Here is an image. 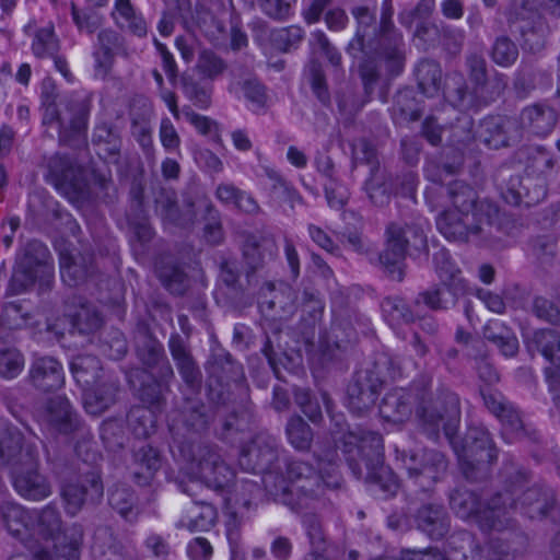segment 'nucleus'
Returning <instances> with one entry per match:
<instances>
[{
    "label": "nucleus",
    "mask_w": 560,
    "mask_h": 560,
    "mask_svg": "<svg viewBox=\"0 0 560 560\" xmlns=\"http://www.w3.org/2000/svg\"><path fill=\"white\" fill-rule=\"evenodd\" d=\"M300 307L303 332H307L322 319L324 304L316 292L305 289L301 296Z\"/></svg>",
    "instance_id": "de8ad7c7"
},
{
    "label": "nucleus",
    "mask_w": 560,
    "mask_h": 560,
    "mask_svg": "<svg viewBox=\"0 0 560 560\" xmlns=\"http://www.w3.org/2000/svg\"><path fill=\"white\" fill-rule=\"evenodd\" d=\"M47 104L44 124L59 122V143L70 148H81L86 144V127L90 113L89 102L80 97H70L66 102V113L60 114L54 100L46 94Z\"/></svg>",
    "instance_id": "0eeeda50"
},
{
    "label": "nucleus",
    "mask_w": 560,
    "mask_h": 560,
    "mask_svg": "<svg viewBox=\"0 0 560 560\" xmlns=\"http://www.w3.org/2000/svg\"><path fill=\"white\" fill-rule=\"evenodd\" d=\"M54 279V262L49 249L38 241L26 244L24 256L10 280L11 291L22 293L38 283L43 289H49Z\"/></svg>",
    "instance_id": "423d86ee"
},
{
    "label": "nucleus",
    "mask_w": 560,
    "mask_h": 560,
    "mask_svg": "<svg viewBox=\"0 0 560 560\" xmlns=\"http://www.w3.org/2000/svg\"><path fill=\"white\" fill-rule=\"evenodd\" d=\"M483 337L492 342L505 357H513L518 350L517 338L506 326L498 320L489 322L486 325Z\"/></svg>",
    "instance_id": "58836bf2"
},
{
    "label": "nucleus",
    "mask_w": 560,
    "mask_h": 560,
    "mask_svg": "<svg viewBox=\"0 0 560 560\" xmlns=\"http://www.w3.org/2000/svg\"><path fill=\"white\" fill-rule=\"evenodd\" d=\"M416 77L418 86L424 95L433 97L439 94L442 86V71L436 62L421 61L416 69Z\"/></svg>",
    "instance_id": "79ce46f5"
},
{
    "label": "nucleus",
    "mask_w": 560,
    "mask_h": 560,
    "mask_svg": "<svg viewBox=\"0 0 560 560\" xmlns=\"http://www.w3.org/2000/svg\"><path fill=\"white\" fill-rule=\"evenodd\" d=\"M228 9L223 1H210L208 5L200 4L196 9L195 23L211 42H219L225 33Z\"/></svg>",
    "instance_id": "393cba45"
},
{
    "label": "nucleus",
    "mask_w": 560,
    "mask_h": 560,
    "mask_svg": "<svg viewBox=\"0 0 560 560\" xmlns=\"http://www.w3.org/2000/svg\"><path fill=\"white\" fill-rule=\"evenodd\" d=\"M483 89L485 86L474 84L472 88L465 86V89L457 90V109L465 112L464 116L488 103V98L483 95Z\"/></svg>",
    "instance_id": "0e129e2a"
},
{
    "label": "nucleus",
    "mask_w": 560,
    "mask_h": 560,
    "mask_svg": "<svg viewBox=\"0 0 560 560\" xmlns=\"http://www.w3.org/2000/svg\"><path fill=\"white\" fill-rule=\"evenodd\" d=\"M534 14H539V12L529 0H512L506 11L511 32H516L523 24L534 20L532 16Z\"/></svg>",
    "instance_id": "4d7b16f0"
},
{
    "label": "nucleus",
    "mask_w": 560,
    "mask_h": 560,
    "mask_svg": "<svg viewBox=\"0 0 560 560\" xmlns=\"http://www.w3.org/2000/svg\"><path fill=\"white\" fill-rule=\"evenodd\" d=\"M118 382L109 375H104L96 385L84 389V408L93 416H100L115 401L118 393Z\"/></svg>",
    "instance_id": "bb28decb"
},
{
    "label": "nucleus",
    "mask_w": 560,
    "mask_h": 560,
    "mask_svg": "<svg viewBox=\"0 0 560 560\" xmlns=\"http://www.w3.org/2000/svg\"><path fill=\"white\" fill-rule=\"evenodd\" d=\"M472 118L470 115L457 117V129L462 130V142L476 140L489 149H500L515 142L521 138L518 121L508 116H488L483 118L478 129L472 132Z\"/></svg>",
    "instance_id": "6e6552de"
},
{
    "label": "nucleus",
    "mask_w": 560,
    "mask_h": 560,
    "mask_svg": "<svg viewBox=\"0 0 560 560\" xmlns=\"http://www.w3.org/2000/svg\"><path fill=\"white\" fill-rule=\"evenodd\" d=\"M409 476L423 490L430 489L446 472V460L443 454L433 450H424L420 454L404 457Z\"/></svg>",
    "instance_id": "dca6fc26"
},
{
    "label": "nucleus",
    "mask_w": 560,
    "mask_h": 560,
    "mask_svg": "<svg viewBox=\"0 0 560 560\" xmlns=\"http://www.w3.org/2000/svg\"><path fill=\"white\" fill-rule=\"evenodd\" d=\"M557 122L558 114L555 108L542 103H536L522 110L520 127L536 136L545 137L553 130Z\"/></svg>",
    "instance_id": "cd10ccee"
},
{
    "label": "nucleus",
    "mask_w": 560,
    "mask_h": 560,
    "mask_svg": "<svg viewBox=\"0 0 560 560\" xmlns=\"http://www.w3.org/2000/svg\"><path fill=\"white\" fill-rule=\"evenodd\" d=\"M553 491L549 488L533 487L523 492L521 510L529 518H541L555 506Z\"/></svg>",
    "instance_id": "2f4dec72"
},
{
    "label": "nucleus",
    "mask_w": 560,
    "mask_h": 560,
    "mask_svg": "<svg viewBox=\"0 0 560 560\" xmlns=\"http://www.w3.org/2000/svg\"><path fill=\"white\" fill-rule=\"evenodd\" d=\"M128 424L137 438L145 439L154 429L153 411L143 407H135L128 413Z\"/></svg>",
    "instance_id": "052dcab7"
},
{
    "label": "nucleus",
    "mask_w": 560,
    "mask_h": 560,
    "mask_svg": "<svg viewBox=\"0 0 560 560\" xmlns=\"http://www.w3.org/2000/svg\"><path fill=\"white\" fill-rule=\"evenodd\" d=\"M70 368L75 382L84 389L96 385L105 375L100 360L92 354L75 355Z\"/></svg>",
    "instance_id": "72a5a7b5"
},
{
    "label": "nucleus",
    "mask_w": 560,
    "mask_h": 560,
    "mask_svg": "<svg viewBox=\"0 0 560 560\" xmlns=\"http://www.w3.org/2000/svg\"><path fill=\"white\" fill-rule=\"evenodd\" d=\"M350 147L353 167L360 164L366 165L369 167V176L385 172V170L381 167V161L375 145L366 138L353 140Z\"/></svg>",
    "instance_id": "ea45409f"
},
{
    "label": "nucleus",
    "mask_w": 560,
    "mask_h": 560,
    "mask_svg": "<svg viewBox=\"0 0 560 560\" xmlns=\"http://www.w3.org/2000/svg\"><path fill=\"white\" fill-rule=\"evenodd\" d=\"M72 304L77 310L71 314V324L81 335L95 332L102 325V317L94 305L82 298L74 296Z\"/></svg>",
    "instance_id": "f704fd0d"
},
{
    "label": "nucleus",
    "mask_w": 560,
    "mask_h": 560,
    "mask_svg": "<svg viewBox=\"0 0 560 560\" xmlns=\"http://www.w3.org/2000/svg\"><path fill=\"white\" fill-rule=\"evenodd\" d=\"M240 465L247 470L261 472V481L264 482L267 474L282 469L277 440L266 433L257 434L249 444L242 450Z\"/></svg>",
    "instance_id": "f8f14e48"
},
{
    "label": "nucleus",
    "mask_w": 560,
    "mask_h": 560,
    "mask_svg": "<svg viewBox=\"0 0 560 560\" xmlns=\"http://www.w3.org/2000/svg\"><path fill=\"white\" fill-rule=\"evenodd\" d=\"M180 85L185 96L198 108L206 109L211 104V93L200 85L194 75L184 72L180 75Z\"/></svg>",
    "instance_id": "6e6d98bb"
},
{
    "label": "nucleus",
    "mask_w": 560,
    "mask_h": 560,
    "mask_svg": "<svg viewBox=\"0 0 560 560\" xmlns=\"http://www.w3.org/2000/svg\"><path fill=\"white\" fill-rule=\"evenodd\" d=\"M383 381L373 370L355 373L347 388L348 406L355 413H363L375 405Z\"/></svg>",
    "instance_id": "a211bd4d"
},
{
    "label": "nucleus",
    "mask_w": 560,
    "mask_h": 560,
    "mask_svg": "<svg viewBox=\"0 0 560 560\" xmlns=\"http://www.w3.org/2000/svg\"><path fill=\"white\" fill-rule=\"evenodd\" d=\"M341 450L358 479H364L390 494L397 491V480L384 466L383 436L378 432L355 428L342 436Z\"/></svg>",
    "instance_id": "f03ea898"
},
{
    "label": "nucleus",
    "mask_w": 560,
    "mask_h": 560,
    "mask_svg": "<svg viewBox=\"0 0 560 560\" xmlns=\"http://www.w3.org/2000/svg\"><path fill=\"white\" fill-rule=\"evenodd\" d=\"M108 502L124 518L128 521L136 518L135 497L128 489L115 488L109 493Z\"/></svg>",
    "instance_id": "69168bd1"
},
{
    "label": "nucleus",
    "mask_w": 560,
    "mask_h": 560,
    "mask_svg": "<svg viewBox=\"0 0 560 560\" xmlns=\"http://www.w3.org/2000/svg\"><path fill=\"white\" fill-rule=\"evenodd\" d=\"M382 311L385 318L392 325L411 323L416 316L409 306L399 298H386L382 302Z\"/></svg>",
    "instance_id": "13d9d810"
},
{
    "label": "nucleus",
    "mask_w": 560,
    "mask_h": 560,
    "mask_svg": "<svg viewBox=\"0 0 560 560\" xmlns=\"http://www.w3.org/2000/svg\"><path fill=\"white\" fill-rule=\"evenodd\" d=\"M393 116L399 122L416 121L421 117V109L419 108L411 90H404L396 94L393 106Z\"/></svg>",
    "instance_id": "603ef678"
},
{
    "label": "nucleus",
    "mask_w": 560,
    "mask_h": 560,
    "mask_svg": "<svg viewBox=\"0 0 560 560\" xmlns=\"http://www.w3.org/2000/svg\"><path fill=\"white\" fill-rule=\"evenodd\" d=\"M165 386L161 384L155 377L143 384L139 390V396L142 402L147 404L151 409L161 410L165 405Z\"/></svg>",
    "instance_id": "338daca9"
},
{
    "label": "nucleus",
    "mask_w": 560,
    "mask_h": 560,
    "mask_svg": "<svg viewBox=\"0 0 560 560\" xmlns=\"http://www.w3.org/2000/svg\"><path fill=\"white\" fill-rule=\"evenodd\" d=\"M289 443L298 451H308L313 442L311 427L300 416H292L285 427Z\"/></svg>",
    "instance_id": "8fccbe9b"
},
{
    "label": "nucleus",
    "mask_w": 560,
    "mask_h": 560,
    "mask_svg": "<svg viewBox=\"0 0 560 560\" xmlns=\"http://www.w3.org/2000/svg\"><path fill=\"white\" fill-rule=\"evenodd\" d=\"M537 350L552 364L560 366V334L553 329L534 331L529 346Z\"/></svg>",
    "instance_id": "c03bdc74"
},
{
    "label": "nucleus",
    "mask_w": 560,
    "mask_h": 560,
    "mask_svg": "<svg viewBox=\"0 0 560 560\" xmlns=\"http://www.w3.org/2000/svg\"><path fill=\"white\" fill-rule=\"evenodd\" d=\"M497 211L492 202L479 200L474 189L462 186L457 189V241L478 243L482 224Z\"/></svg>",
    "instance_id": "1a4fd4ad"
},
{
    "label": "nucleus",
    "mask_w": 560,
    "mask_h": 560,
    "mask_svg": "<svg viewBox=\"0 0 560 560\" xmlns=\"http://www.w3.org/2000/svg\"><path fill=\"white\" fill-rule=\"evenodd\" d=\"M31 313L18 302L7 303L0 315V326L9 330L23 329L30 325Z\"/></svg>",
    "instance_id": "5fc2aeb1"
},
{
    "label": "nucleus",
    "mask_w": 560,
    "mask_h": 560,
    "mask_svg": "<svg viewBox=\"0 0 560 560\" xmlns=\"http://www.w3.org/2000/svg\"><path fill=\"white\" fill-rule=\"evenodd\" d=\"M209 373L211 377L218 378V382L224 386L230 382H238L243 378V368L235 362L231 354L221 353L213 357L209 362Z\"/></svg>",
    "instance_id": "a19ab883"
},
{
    "label": "nucleus",
    "mask_w": 560,
    "mask_h": 560,
    "mask_svg": "<svg viewBox=\"0 0 560 560\" xmlns=\"http://www.w3.org/2000/svg\"><path fill=\"white\" fill-rule=\"evenodd\" d=\"M81 168L73 160L59 153L47 161V177L70 200L78 199L84 189Z\"/></svg>",
    "instance_id": "2eb2a0df"
},
{
    "label": "nucleus",
    "mask_w": 560,
    "mask_h": 560,
    "mask_svg": "<svg viewBox=\"0 0 560 560\" xmlns=\"http://www.w3.org/2000/svg\"><path fill=\"white\" fill-rule=\"evenodd\" d=\"M115 12V19L121 28L127 30L138 37H144L147 35V22L142 15L137 12L130 0H116Z\"/></svg>",
    "instance_id": "e433bc0d"
},
{
    "label": "nucleus",
    "mask_w": 560,
    "mask_h": 560,
    "mask_svg": "<svg viewBox=\"0 0 560 560\" xmlns=\"http://www.w3.org/2000/svg\"><path fill=\"white\" fill-rule=\"evenodd\" d=\"M135 460L139 466V470L133 472L135 480L141 486L149 485L154 472L161 466L158 452L150 445L141 446L135 453Z\"/></svg>",
    "instance_id": "37998d69"
},
{
    "label": "nucleus",
    "mask_w": 560,
    "mask_h": 560,
    "mask_svg": "<svg viewBox=\"0 0 560 560\" xmlns=\"http://www.w3.org/2000/svg\"><path fill=\"white\" fill-rule=\"evenodd\" d=\"M212 417L209 408L199 398H186L178 412V422L187 432L200 434L205 432Z\"/></svg>",
    "instance_id": "c756f323"
},
{
    "label": "nucleus",
    "mask_w": 560,
    "mask_h": 560,
    "mask_svg": "<svg viewBox=\"0 0 560 560\" xmlns=\"http://www.w3.org/2000/svg\"><path fill=\"white\" fill-rule=\"evenodd\" d=\"M28 381L37 390H58L65 383L62 365L52 357L38 358L30 366Z\"/></svg>",
    "instance_id": "5701e85b"
},
{
    "label": "nucleus",
    "mask_w": 560,
    "mask_h": 560,
    "mask_svg": "<svg viewBox=\"0 0 560 560\" xmlns=\"http://www.w3.org/2000/svg\"><path fill=\"white\" fill-rule=\"evenodd\" d=\"M45 411L48 425L58 433L71 434L82 425L79 415L63 396L49 398Z\"/></svg>",
    "instance_id": "b1692460"
},
{
    "label": "nucleus",
    "mask_w": 560,
    "mask_h": 560,
    "mask_svg": "<svg viewBox=\"0 0 560 560\" xmlns=\"http://www.w3.org/2000/svg\"><path fill=\"white\" fill-rule=\"evenodd\" d=\"M137 355L139 360L150 369L156 368L162 360H165V352L162 343L149 334H144L137 342Z\"/></svg>",
    "instance_id": "3c124183"
},
{
    "label": "nucleus",
    "mask_w": 560,
    "mask_h": 560,
    "mask_svg": "<svg viewBox=\"0 0 560 560\" xmlns=\"http://www.w3.org/2000/svg\"><path fill=\"white\" fill-rule=\"evenodd\" d=\"M32 511L28 512L21 505L13 502H2L0 504V517L8 532L20 537L24 529L28 527L27 520H32Z\"/></svg>",
    "instance_id": "a18cd8bd"
},
{
    "label": "nucleus",
    "mask_w": 560,
    "mask_h": 560,
    "mask_svg": "<svg viewBox=\"0 0 560 560\" xmlns=\"http://www.w3.org/2000/svg\"><path fill=\"white\" fill-rule=\"evenodd\" d=\"M178 450L183 458L191 464L197 478L208 488L220 490L233 480L234 471L217 446L183 441L178 444Z\"/></svg>",
    "instance_id": "7ed1b4c3"
},
{
    "label": "nucleus",
    "mask_w": 560,
    "mask_h": 560,
    "mask_svg": "<svg viewBox=\"0 0 560 560\" xmlns=\"http://www.w3.org/2000/svg\"><path fill=\"white\" fill-rule=\"evenodd\" d=\"M197 69L201 74L213 80L225 71L226 63L213 51L202 50L198 57Z\"/></svg>",
    "instance_id": "774afa93"
},
{
    "label": "nucleus",
    "mask_w": 560,
    "mask_h": 560,
    "mask_svg": "<svg viewBox=\"0 0 560 560\" xmlns=\"http://www.w3.org/2000/svg\"><path fill=\"white\" fill-rule=\"evenodd\" d=\"M38 460V450L25 443L23 433L14 425L0 423V465H34Z\"/></svg>",
    "instance_id": "4468645a"
},
{
    "label": "nucleus",
    "mask_w": 560,
    "mask_h": 560,
    "mask_svg": "<svg viewBox=\"0 0 560 560\" xmlns=\"http://www.w3.org/2000/svg\"><path fill=\"white\" fill-rule=\"evenodd\" d=\"M168 350L183 382L191 390L199 392L202 385V373L187 339L177 332L172 334L168 339Z\"/></svg>",
    "instance_id": "aec40b11"
},
{
    "label": "nucleus",
    "mask_w": 560,
    "mask_h": 560,
    "mask_svg": "<svg viewBox=\"0 0 560 560\" xmlns=\"http://www.w3.org/2000/svg\"><path fill=\"white\" fill-rule=\"evenodd\" d=\"M339 487V477L325 479L311 463L298 458L283 459L282 469L270 471L264 479L266 493L295 512L310 508L327 488Z\"/></svg>",
    "instance_id": "f257e3e1"
},
{
    "label": "nucleus",
    "mask_w": 560,
    "mask_h": 560,
    "mask_svg": "<svg viewBox=\"0 0 560 560\" xmlns=\"http://www.w3.org/2000/svg\"><path fill=\"white\" fill-rule=\"evenodd\" d=\"M392 15L390 0H386L381 14L377 49L378 55L385 59L389 72L398 74L404 67L405 60L404 40L392 21Z\"/></svg>",
    "instance_id": "ddd939ff"
},
{
    "label": "nucleus",
    "mask_w": 560,
    "mask_h": 560,
    "mask_svg": "<svg viewBox=\"0 0 560 560\" xmlns=\"http://www.w3.org/2000/svg\"><path fill=\"white\" fill-rule=\"evenodd\" d=\"M59 264L62 280L70 287L83 282L92 266V255L82 254L74 248H59Z\"/></svg>",
    "instance_id": "a878e982"
},
{
    "label": "nucleus",
    "mask_w": 560,
    "mask_h": 560,
    "mask_svg": "<svg viewBox=\"0 0 560 560\" xmlns=\"http://www.w3.org/2000/svg\"><path fill=\"white\" fill-rule=\"evenodd\" d=\"M364 187L371 202L377 207L386 206L394 192L393 185L386 171L368 176Z\"/></svg>",
    "instance_id": "09e8293b"
},
{
    "label": "nucleus",
    "mask_w": 560,
    "mask_h": 560,
    "mask_svg": "<svg viewBox=\"0 0 560 560\" xmlns=\"http://www.w3.org/2000/svg\"><path fill=\"white\" fill-rule=\"evenodd\" d=\"M534 20L523 24L515 33L522 37V46L525 50L537 52L545 47L548 26L540 14L532 15Z\"/></svg>",
    "instance_id": "4c0bfd02"
},
{
    "label": "nucleus",
    "mask_w": 560,
    "mask_h": 560,
    "mask_svg": "<svg viewBox=\"0 0 560 560\" xmlns=\"http://www.w3.org/2000/svg\"><path fill=\"white\" fill-rule=\"evenodd\" d=\"M515 490H506L495 494L487 505L486 510L481 509V502L477 494L472 491H465L457 495V517L468 518L472 515L483 514V518L489 522V527L494 530L505 528V523L501 520L508 514L509 510L516 506L514 500Z\"/></svg>",
    "instance_id": "9b49d317"
},
{
    "label": "nucleus",
    "mask_w": 560,
    "mask_h": 560,
    "mask_svg": "<svg viewBox=\"0 0 560 560\" xmlns=\"http://www.w3.org/2000/svg\"><path fill=\"white\" fill-rule=\"evenodd\" d=\"M24 368V355L14 347L0 349V377L15 378Z\"/></svg>",
    "instance_id": "bf43d9fd"
},
{
    "label": "nucleus",
    "mask_w": 560,
    "mask_h": 560,
    "mask_svg": "<svg viewBox=\"0 0 560 560\" xmlns=\"http://www.w3.org/2000/svg\"><path fill=\"white\" fill-rule=\"evenodd\" d=\"M284 296L287 299L293 296L291 287L280 283V288L277 289L273 282H265L259 290V307L262 312H271L277 308L285 311Z\"/></svg>",
    "instance_id": "49530a36"
},
{
    "label": "nucleus",
    "mask_w": 560,
    "mask_h": 560,
    "mask_svg": "<svg viewBox=\"0 0 560 560\" xmlns=\"http://www.w3.org/2000/svg\"><path fill=\"white\" fill-rule=\"evenodd\" d=\"M154 195L156 212L163 220L179 226H188L194 223L196 212L194 210L195 203L191 198L184 200L186 211L180 213L176 192L173 189L159 186Z\"/></svg>",
    "instance_id": "4be33fe9"
},
{
    "label": "nucleus",
    "mask_w": 560,
    "mask_h": 560,
    "mask_svg": "<svg viewBox=\"0 0 560 560\" xmlns=\"http://www.w3.org/2000/svg\"><path fill=\"white\" fill-rule=\"evenodd\" d=\"M421 387L395 388L382 399L380 412L384 419L394 423L407 421L418 404Z\"/></svg>",
    "instance_id": "412c9836"
},
{
    "label": "nucleus",
    "mask_w": 560,
    "mask_h": 560,
    "mask_svg": "<svg viewBox=\"0 0 560 560\" xmlns=\"http://www.w3.org/2000/svg\"><path fill=\"white\" fill-rule=\"evenodd\" d=\"M351 14L357 22L355 37L349 44V50L366 51V49H374L371 40L365 42L366 33L370 27L375 24V12L368 5H355L351 9ZM375 50L378 51L377 47Z\"/></svg>",
    "instance_id": "c9c22d12"
},
{
    "label": "nucleus",
    "mask_w": 560,
    "mask_h": 560,
    "mask_svg": "<svg viewBox=\"0 0 560 560\" xmlns=\"http://www.w3.org/2000/svg\"><path fill=\"white\" fill-rule=\"evenodd\" d=\"M497 457L498 450L488 430L482 425L469 427L462 454H457V466L463 476L470 481L486 478Z\"/></svg>",
    "instance_id": "20e7f679"
},
{
    "label": "nucleus",
    "mask_w": 560,
    "mask_h": 560,
    "mask_svg": "<svg viewBox=\"0 0 560 560\" xmlns=\"http://www.w3.org/2000/svg\"><path fill=\"white\" fill-rule=\"evenodd\" d=\"M217 520V509L205 500H200L187 511V515L182 517L177 526L190 532H205L212 528Z\"/></svg>",
    "instance_id": "473e14b6"
},
{
    "label": "nucleus",
    "mask_w": 560,
    "mask_h": 560,
    "mask_svg": "<svg viewBox=\"0 0 560 560\" xmlns=\"http://www.w3.org/2000/svg\"><path fill=\"white\" fill-rule=\"evenodd\" d=\"M415 518L417 527L432 539L443 538L451 527V518L444 506L440 504H423L417 511Z\"/></svg>",
    "instance_id": "c85d7f7f"
},
{
    "label": "nucleus",
    "mask_w": 560,
    "mask_h": 560,
    "mask_svg": "<svg viewBox=\"0 0 560 560\" xmlns=\"http://www.w3.org/2000/svg\"><path fill=\"white\" fill-rule=\"evenodd\" d=\"M13 485L15 490L28 500L39 501L51 494V487L46 477L34 468L16 472Z\"/></svg>",
    "instance_id": "7c9ffc66"
},
{
    "label": "nucleus",
    "mask_w": 560,
    "mask_h": 560,
    "mask_svg": "<svg viewBox=\"0 0 560 560\" xmlns=\"http://www.w3.org/2000/svg\"><path fill=\"white\" fill-rule=\"evenodd\" d=\"M407 232L412 235V245L416 249L421 250L427 248V236L420 226L407 225L406 229H404L397 223H390L386 229V248L380 255V261L388 276L398 282L402 281L405 277L404 260L409 244V240L406 238Z\"/></svg>",
    "instance_id": "9d476101"
},
{
    "label": "nucleus",
    "mask_w": 560,
    "mask_h": 560,
    "mask_svg": "<svg viewBox=\"0 0 560 560\" xmlns=\"http://www.w3.org/2000/svg\"><path fill=\"white\" fill-rule=\"evenodd\" d=\"M427 178L438 187L430 192L433 210H440L435 224L439 232L448 241L455 240V174L451 164H430Z\"/></svg>",
    "instance_id": "39448f33"
},
{
    "label": "nucleus",
    "mask_w": 560,
    "mask_h": 560,
    "mask_svg": "<svg viewBox=\"0 0 560 560\" xmlns=\"http://www.w3.org/2000/svg\"><path fill=\"white\" fill-rule=\"evenodd\" d=\"M491 58L500 67H511L518 58V47L508 36H500L492 45Z\"/></svg>",
    "instance_id": "680f3d73"
},
{
    "label": "nucleus",
    "mask_w": 560,
    "mask_h": 560,
    "mask_svg": "<svg viewBox=\"0 0 560 560\" xmlns=\"http://www.w3.org/2000/svg\"><path fill=\"white\" fill-rule=\"evenodd\" d=\"M446 413L445 401L442 397H430L425 386L421 387L418 404L416 407V417L422 429L430 435L438 434L442 427L450 444L454 443V431L444 421Z\"/></svg>",
    "instance_id": "6ab92c4d"
},
{
    "label": "nucleus",
    "mask_w": 560,
    "mask_h": 560,
    "mask_svg": "<svg viewBox=\"0 0 560 560\" xmlns=\"http://www.w3.org/2000/svg\"><path fill=\"white\" fill-rule=\"evenodd\" d=\"M103 483L100 474L95 470L88 471L77 481L66 483L61 490L67 513L75 515L85 502H97L103 497Z\"/></svg>",
    "instance_id": "f3484780"
},
{
    "label": "nucleus",
    "mask_w": 560,
    "mask_h": 560,
    "mask_svg": "<svg viewBox=\"0 0 560 560\" xmlns=\"http://www.w3.org/2000/svg\"><path fill=\"white\" fill-rule=\"evenodd\" d=\"M219 278L233 299L243 295L244 288L240 283V271L235 260L225 259L221 262Z\"/></svg>",
    "instance_id": "e2e57ef3"
},
{
    "label": "nucleus",
    "mask_w": 560,
    "mask_h": 560,
    "mask_svg": "<svg viewBox=\"0 0 560 560\" xmlns=\"http://www.w3.org/2000/svg\"><path fill=\"white\" fill-rule=\"evenodd\" d=\"M59 48V40L55 35L52 25L36 31L32 43V51L35 57H55V55L58 54Z\"/></svg>",
    "instance_id": "864d4df0"
}]
</instances>
